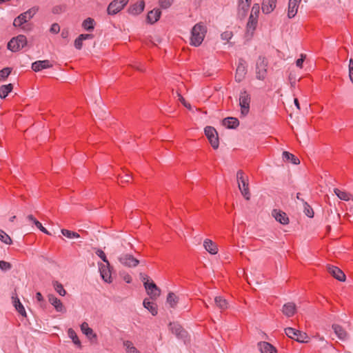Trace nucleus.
<instances>
[{"mask_svg": "<svg viewBox=\"0 0 353 353\" xmlns=\"http://www.w3.org/2000/svg\"><path fill=\"white\" fill-rule=\"evenodd\" d=\"M206 27L202 23H196L192 29L190 43L194 46L201 44L206 33Z\"/></svg>", "mask_w": 353, "mask_h": 353, "instance_id": "obj_1", "label": "nucleus"}, {"mask_svg": "<svg viewBox=\"0 0 353 353\" xmlns=\"http://www.w3.org/2000/svg\"><path fill=\"white\" fill-rule=\"evenodd\" d=\"M236 179L238 182V187L243 197L246 200H250V192L249 190V183L247 176H244V172L239 170L236 172Z\"/></svg>", "mask_w": 353, "mask_h": 353, "instance_id": "obj_2", "label": "nucleus"}, {"mask_svg": "<svg viewBox=\"0 0 353 353\" xmlns=\"http://www.w3.org/2000/svg\"><path fill=\"white\" fill-rule=\"evenodd\" d=\"M38 8L33 7L30 8L25 12L19 14L13 21V25L15 27H21L22 29L26 30V26L23 25L30 21L37 13Z\"/></svg>", "mask_w": 353, "mask_h": 353, "instance_id": "obj_3", "label": "nucleus"}, {"mask_svg": "<svg viewBox=\"0 0 353 353\" xmlns=\"http://www.w3.org/2000/svg\"><path fill=\"white\" fill-rule=\"evenodd\" d=\"M28 41L26 36L19 34L13 37L8 43V49L12 52H17L27 46Z\"/></svg>", "mask_w": 353, "mask_h": 353, "instance_id": "obj_4", "label": "nucleus"}, {"mask_svg": "<svg viewBox=\"0 0 353 353\" xmlns=\"http://www.w3.org/2000/svg\"><path fill=\"white\" fill-rule=\"evenodd\" d=\"M250 96L246 90L240 92L239 105L241 107V114L245 117L250 111Z\"/></svg>", "mask_w": 353, "mask_h": 353, "instance_id": "obj_5", "label": "nucleus"}, {"mask_svg": "<svg viewBox=\"0 0 353 353\" xmlns=\"http://www.w3.org/2000/svg\"><path fill=\"white\" fill-rule=\"evenodd\" d=\"M204 132L213 149L216 150L219 145V141L216 129L212 126H206Z\"/></svg>", "mask_w": 353, "mask_h": 353, "instance_id": "obj_6", "label": "nucleus"}, {"mask_svg": "<svg viewBox=\"0 0 353 353\" xmlns=\"http://www.w3.org/2000/svg\"><path fill=\"white\" fill-rule=\"evenodd\" d=\"M285 334L299 343H307V335L305 332L294 329L292 327H287L285 329Z\"/></svg>", "mask_w": 353, "mask_h": 353, "instance_id": "obj_7", "label": "nucleus"}, {"mask_svg": "<svg viewBox=\"0 0 353 353\" xmlns=\"http://www.w3.org/2000/svg\"><path fill=\"white\" fill-rule=\"evenodd\" d=\"M119 261L128 268H135L139 264V261L130 254H122L118 257Z\"/></svg>", "mask_w": 353, "mask_h": 353, "instance_id": "obj_8", "label": "nucleus"}, {"mask_svg": "<svg viewBox=\"0 0 353 353\" xmlns=\"http://www.w3.org/2000/svg\"><path fill=\"white\" fill-rule=\"evenodd\" d=\"M128 3V0H114L108 6V13L114 15L120 12Z\"/></svg>", "mask_w": 353, "mask_h": 353, "instance_id": "obj_9", "label": "nucleus"}, {"mask_svg": "<svg viewBox=\"0 0 353 353\" xmlns=\"http://www.w3.org/2000/svg\"><path fill=\"white\" fill-rule=\"evenodd\" d=\"M268 62L263 57H259L256 62V78L259 80L265 79L267 74Z\"/></svg>", "mask_w": 353, "mask_h": 353, "instance_id": "obj_10", "label": "nucleus"}, {"mask_svg": "<svg viewBox=\"0 0 353 353\" xmlns=\"http://www.w3.org/2000/svg\"><path fill=\"white\" fill-rule=\"evenodd\" d=\"M144 287L152 299H156L160 296L161 290L154 282L145 281Z\"/></svg>", "mask_w": 353, "mask_h": 353, "instance_id": "obj_11", "label": "nucleus"}, {"mask_svg": "<svg viewBox=\"0 0 353 353\" xmlns=\"http://www.w3.org/2000/svg\"><path fill=\"white\" fill-rule=\"evenodd\" d=\"M247 72L245 62L243 59H241L239 61V64L236 70L235 80L241 82L244 78Z\"/></svg>", "mask_w": 353, "mask_h": 353, "instance_id": "obj_12", "label": "nucleus"}, {"mask_svg": "<svg viewBox=\"0 0 353 353\" xmlns=\"http://www.w3.org/2000/svg\"><path fill=\"white\" fill-rule=\"evenodd\" d=\"M327 270L332 276H334L336 279L339 280V281H345V274L338 267L329 265L327 266Z\"/></svg>", "mask_w": 353, "mask_h": 353, "instance_id": "obj_13", "label": "nucleus"}, {"mask_svg": "<svg viewBox=\"0 0 353 353\" xmlns=\"http://www.w3.org/2000/svg\"><path fill=\"white\" fill-rule=\"evenodd\" d=\"M272 215L278 222L283 225H287L289 223V218L286 213L280 210H273Z\"/></svg>", "mask_w": 353, "mask_h": 353, "instance_id": "obj_14", "label": "nucleus"}, {"mask_svg": "<svg viewBox=\"0 0 353 353\" xmlns=\"http://www.w3.org/2000/svg\"><path fill=\"white\" fill-rule=\"evenodd\" d=\"M48 301L50 302V304H52L54 307L55 310L57 312H65L66 310H65L64 305H63L62 302L61 301L60 299L57 298L54 295H53V294L48 295Z\"/></svg>", "mask_w": 353, "mask_h": 353, "instance_id": "obj_15", "label": "nucleus"}, {"mask_svg": "<svg viewBox=\"0 0 353 353\" xmlns=\"http://www.w3.org/2000/svg\"><path fill=\"white\" fill-rule=\"evenodd\" d=\"M169 327L172 332L178 338L183 339L185 337L186 332L179 324L176 323H170Z\"/></svg>", "mask_w": 353, "mask_h": 353, "instance_id": "obj_16", "label": "nucleus"}, {"mask_svg": "<svg viewBox=\"0 0 353 353\" xmlns=\"http://www.w3.org/2000/svg\"><path fill=\"white\" fill-rule=\"evenodd\" d=\"M51 67H52V64L49 60L37 61L32 64V69L34 72H39Z\"/></svg>", "mask_w": 353, "mask_h": 353, "instance_id": "obj_17", "label": "nucleus"}, {"mask_svg": "<svg viewBox=\"0 0 353 353\" xmlns=\"http://www.w3.org/2000/svg\"><path fill=\"white\" fill-rule=\"evenodd\" d=\"M144 8L145 2L143 0H141L130 6L128 8V12L133 15H137L143 11Z\"/></svg>", "mask_w": 353, "mask_h": 353, "instance_id": "obj_18", "label": "nucleus"}, {"mask_svg": "<svg viewBox=\"0 0 353 353\" xmlns=\"http://www.w3.org/2000/svg\"><path fill=\"white\" fill-rule=\"evenodd\" d=\"M296 311V304L293 302H288L283 305L282 308V312L287 317H291L294 316Z\"/></svg>", "mask_w": 353, "mask_h": 353, "instance_id": "obj_19", "label": "nucleus"}, {"mask_svg": "<svg viewBox=\"0 0 353 353\" xmlns=\"http://www.w3.org/2000/svg\"><path fill=\"white\" fill-rule=\"evenodd\" d=\"M109 266L110 265H108L107 264H101L99 266L101 276L104 281L107 283L112 282L111 273Z\"/></svg>", "mask_w": 353, "mask_h": 353, "instance_id": "obj_20", "label": "nucleus"}, {"mask_svg": "<svg viewBox=\"0 0 353 353\" xmlns=\"http://www.w3.org/2000/svg\"><path fill=\"white\" fill-rule=\"evenodd\" d=\"M276 0H263L262 3V11L265 14L272 12L276 7Z\"/></svg>", "mask_w": 353, "mask_h": 353, "instance_id": "obj_21", "label": "nucleus"}, {"mask_svg": "<svg viewBox=\"0 0 353 353\" xmlns=\"http://www.w3.org/2000/svg\"><path fill=\"white\" fill-rule=\"evenodd\" d=\"M81 330L82 332L90 340L95 339L97 340V336L94 332L93 330L90 328L86 322H83L81 325Z\"/></svg>", "mask_w": 353, "mask_h": 353, "instance_id": "obj_22", "label": "nucleus"}, {"mask_svg": "<svg viewBox=\"0 0 353 353\" xmlns=\"http://www.w3.org/2000/svg\"><path fill=\"white\" fill-rule=\"evenodd\" d=\"M258 347L261 353H276V348L268 342H259Z\"/></svg>", "mask_w": 353, "mask_h": 353, "instance_id": "obj_23", "label": "nucleus"}, {"mask_svg": "<svg viewBox=\"0 0 353 353\" xmlns=\"http://www.w3.org/2000/svg\"><path fill=\"white\" fill-rule=\"evenodd\" d=\"M203 247L211 254H216L218 252L216 244L210 239H206L204 241Z\"/></svg>", "mask_w": 353, "mask_h": 353, "instance_id": "obj_24", "label": "nucleus"}, {"mask_svg": "<svg viewBox=\"0 0 353 353\" xmlns=\"http://www.w3.org/2000/svg\"><path fill=\"white\" fill-rule=\"evenodd\" d=\"M161 14V12L159 9H154L150 11L147 16L148 21L152 24L154 23L159 19Z\"/></svg>", "mask_w": 353, "mask_h": 353, "instance_id": "obj_25", "label": "nucleus"}, {"mask_svg": "<svg viewBox=\"0 0 353 353\" xmlns=\"http://www.w3.org/2000/svg\"><path fill=\"white\" fill-rule=\"evenodd\" d=\"M223 125L230 129H235L239 125V121L236 118L228 117L223 120Z\"/></svg>", "mask_w": 353, "mask_h": 353, "instance_id": "obj_26", "label": "nucleus"}, {"mask_svg": "<svg viewBox=\"0 0 353 353\" xmlns=\"http://www.w3.org/2000/svg\"><path fill=\"white\" fill-rule=\"evenodd\" d=\"M258 23V19L256 17H253V14L250 15L248 23H247V33L252 35L253 32L254 31L256 25Z\"/></svg>", "mask_w": 353, "mask_h": 353, "instance_id": "obj_27", "label": "nucleus"}, {"mask_svg": "<svg viewBox=\"0 0 353 353\" xmlns=\"http://www.w3.org/2000/svg\"><path fill=\"white\" fill-rule=\"evenodd\" d=\"M332 329L334 330V333L339 339L345 340L347 339V332L341 325L337 324H333Z\"/></svg>", "mask_w": 353, "mask_h": 353, "instance_id": "obj_28", "label": "nucleus"}, {"mask_svg": "<svg viewBox=\"0 0 353 353\" xmlns=\"http://www.w3.org/2000/svg\"><path fill=\"white\" fill-rule=\"evenodd\" d=\"M214 303L216 306L220 309L221 311L226 310L228 307V301L223 299L222 296H216L214 298Z\"/></svg>", "mask_w": 353, "mask_h": 353, "instance_id": "obj_29", "label": "nucleus"}, {"mask_svg": "<svg viewBox=\"0 0 353 353\" xmlns=\"http://www.w3.org/2000/svg\"><path fill=\"white\" fill-rule=\"evenodd\" d=\"M143 304L144 307L148 310L153 316L157 314V307L154 303L150 301L148 299H145Z\"/></svg>", "mask_w": 353, "mask_h": 353, "instance_id": "obj_30", "label": "nucleus"}, {"mask_svg": "<svg viewBox=\"0 0 353 353\" xmlns=\"http://www.w3.org/2000/svg\"><path fill=\"white\" fill-rule=\"evenodd\" d=\"M334 192L335 194L341 200L350 201L352 199L353 201V198L352 199V195L350 193H347L345 191L341 190L338 188H334Z\"/></svg>", "mask_w": 353, "mask_h": 353, "instance_id": "obj_31", "label": "nucleus"}, {"mask_svg": "<svg viewBox=\"0 0 353 353\" xmlns=\"http://www.w3.org/2000/svg\"><path fill=\"white\" fill-rule=\"evenodd\" d=\"M14 306L16 308L17 311L23 316H26V312L22 303L20 302L19 299L17 297H12Z\"/></svg>", "mask_w": 353, "mask_h": 353, "instance_id": "obj_32", "label": "nucleus"}, {"mask_svg": "<svg viewBox=\"0 0 353 353\" xmlns=\"http://www.w3.org/2000/svg\"><path fill=\"white\" fill-rule=\"evenodd\" d=\"M12 89L13 85L12 83L1 85L0 87V97L1 99H5Z\"/></svg>", "mask_w": 353, "mask_h": 353, "instance_id": "obj_33", "label": "nucleus"}, {"mask_svg": "<svg viewBox=\"0 0 353 353\" xmlns=\"http://www.w3.org/2000/svg\"><path fill=\"white\" fill-rule=\"evenodd\" d=\"M283 158L285 161H290L294 165H298L300 163L299 159L289 152H283Z\"/></svg>", "mask_w": 353, "mask_h": 353, "instance_id": "obj_34", "label": "nucleus"}, {"mask_svg": "<svg viewBox=\"0 0 353 353\" xmlns=\"http://www.w3.org/2000/svg\"><path fill=\"white\" fill-rule=\"evenodd\" d=\"M123 346L127 353H139V351L135 347L133 343L130 341H123Z\"/></svg>", "mask_w": 353, "mask_h": 353, "instance_id": "obj_35", "label": "nucleus"}, {"mask_svg": "<svg viewBox=\"0 0 353 353\" xmlns=\"http://www.w3.org/2000/svg\"><path fill=\"white\" fill-rule=\"evenodd\" d=\"M68 336L72 340V342L78 345L79 347H81V341L79 339L75 331L72 328H69L68 330Z\"/></svg>", "mask_w": 353, "mask_h": 353, "instance_id": "obj_36", "label": "nucleus"}, {"mask_svg": "<svg viewBox=\"0 0 353 353\" xmlns=\"http://www.w3.org/2000/svg\"><path fill=\"white\" fill-rule=\"evenodd\" d=\"M299 6L291 3L289 2L288 3V17L290 19H292L295 17L297 13Z\"/></svg>", "mask_w": 353, "mask_h": 353, "instance_id": "obj_37", "label": "nucleus"}, {"mask_svg": "<svg viewBox=\"0 0 353 353\" xmlns=\"http://www.w3.org/2000/svg\"><path fill=\"white\" fill-rule=\"evenodd\" d=\"M179 298L173 292H170L167 297V302L172 307H174L177 304Z\"/></svg>", "mask_w": 353, "mask_h": 353, "instance_id": "obj_38", "label": "nucleus"}, {"mask_svg": "<svg viewBox=\"0 0 353 353\" xmlns=\"http://www.w3.org/2000/svg\"><path fill=\"white\" fill-rule=\"evenodd\" d=\"M301 201L303 203V212L306 216H307L310 218H312L314 216V211L311 206L305 202L303 199H301Z\"/></svg>", "mask_w": 353, "mask_h": 353, "instance_id": "obj_39", "label": "nucleus"}, {"mask_svg": "<svg viewBox=\"0 0 353 353\" xmlns=\"http://www.w3.org/2000/svg\"><path fill=\"white\" fill-rule=\"evenodd\" d=\"M94 19L92 18H88L83 21L82 27L88 31L94 29Z\"/></svg>", "mask_w": 353, "mask_h": 353, "instance_id": "obj_40", "label": "nucleus"}, {"mask_svg": "<svg viewBox=\"0 0 353 353\" xmlns=\"http://www.w3.org/2000/svg\"><path fill=\"white\" fill-rule=\"evenodd\" d=\"M53 287L55 291L61 296H65L66 294V291L63 288V286L59 282L55 281L53 282Z\"/></svg>", "mask_w": 353, "mask_h": 353, "instance_id": "obj_41", "label": "nucleus"}, {"mask_svg": "<svg viewBox=\"0 0 353 353\" xmlns=\"http://www.w3.org/2000/svg\"><path fill=\"white\" fill-rule=\"evenodd\" d=\"M61 232L64 236H65L68 239H74V238L80 237V235L79 234V233H77L76 232L70 231L69 230L62 229L61 230Z\"/></svg>", "mask_w": 353, "mask_h": 353, "instance_id": "obj_42", "label": "nucleus"}, {"mask_svg": "<svg viewBox=\"0 0 353 353\" xmlns=\"http://www.w3.org/2000/svg\"><path fill=\"white\" fill-rule=\"evenodd\" d=\"M0 240L7 245H10L12 241L9 235H8L3 230H0Z\"/></svg>", "mask_w": 353, "mask_h": 353, "instance_id": "obj_43", "label": "nucleus"}, {"mask_svg": "<svg viewBox=\"0 0 353 353\" xmlns=\"http://www.w3.org/2000/svg\"><path fill=\"white\" fill-rule=\"evenodd\" d=\"M250 3L251 0H239V10H242L245 14L248 10Z\"/></svg>", "mask_w": 353, "mask_h": 353, "instance_id": "obj_44", "label": "nucleus"}, {"mask_svg": "<svg viewBox=\"0 0 353 353\" xmlns=\"http://www.w3.org/2000/svg\"><path fill=\"white\" fill-rule=\"evenodd\" d=\"M66 10L65 5H57L52 8V12L54 14H59Z\"/></svg>", "mask_w": 353, "mask_h": 353, "instance_id": "obj_45", "label": "nucleus"}, {"mask_svg": "<svg viewBox=\"0 0 353 353\" xmlns=\"http://www.w3.org/2000/svg\"><path fill=\"white\" fill-rule=\"evenodd\" d=\"M11 72L10 68H4L0 70V80H4L6 79Z\"/></svg>", "mask_w": 353, "mask_h": 353, "instance_id": "obj_46", "label": "nucleus"}, {"mask_svg": "<svg viewBox=\"0 0 353 353\" xmlns=\"http://www.w3.org/2000/svg\"><path fill=\"white\" fill-rule=\"evenodd\" d=\"M96 254L100 257L103 261L104 263H105L108 265H110V263L109 261H108L107 258H106V256H105V254L104 253V252L100 249H98L97 251H96Z\"/></svg>", "mask_w": 353, "mask_h": 353, "instance_id": "obj_47", "label": "nucleus"}, {"mask_svg": "<svg viewBox=\"0 0 353 353\" xmlns=\"http://www.w3.org/2000/svg\"><path fill=\"white\" fill-rule=\"evenodd\" d=\"M132 179L130 173H126L124 176H120V184L127 183Z\"/></svg>", "mask_w": 353, "mask_h": 353, "instance_id": "obj_48", "label": "nucleus"}, {"mask_svg": "<svg viewBox=\"0 0 353 353\" xmlns=\"http://www.w3.org/2000/svg\"><path fill=\"white\" fill-rule=\"evenodd\" d=\"M173 0H159L160 6L162 8H168L172 4Z\"/></svg>", "mask_w": 353, "mask_h": 353, "instance_id": "obj_49", "label": "nucleus"}, {"mask_svg": "<svg viewBox=\"0 0 353 353\" xmlns=\"http://www.w3.org/2000/svg\"><path fill=\"white\" fill-rule=\"evenodd\" d=\"M11 268V265L10 263L6 262L5 261H0V269L6 271L10 270Z\"/></svg>", "mask_w": 353, "mask_h": 353, "instance_id": "obj_50", "label": "nucleus"}, {"mask_svg": "<svg viewBox=\"0 0 353 353\" xmlns=\"http://www.w3.org/2000/svg\"><path fill=\"white\" fill-rule=\"evenodd\" d=\"M223 40L228 41L232 37V32L230 31H225L221 34Z\"/></svg>", "mask_w": 353, "mask_h": 353, "instance_id": "obj_51", "label": "nucleus"}, {"mask_svg": "<svg viewBox=\"0 0 353 353\" xmlns=\"http://www.w3.org/2000/svg\"><path fill=\"white\" fill-rule=\"evenodd\" d=\"M60 31V26L58 23H53L50 29V32L53 34H57Z\"/></svg>", "mask_w": 353, "mask_h": 353, "instance_id": "obj_52", "label": "nucleus"}, {"mask_svg": "<svg viewBox=\"0 0 353 353\" xmlns=\"http://www.w3.org/2000/svg\"><path fill=\"white\" fill-rule=\"evenodd\" d=\"M35 225L37 228H39L42 232L50 235V233L42 225V224L39 221H35Z\"/></svg>", "mask_w": 353, "mask_h": 353, "instance_id": "obj_53", "label": "nucleus"}, {"mask_svg": "<svg viewBox=\"0 0 353 353\" xmlns=\"http://www.w3.org/2000/svg\"><path fill=\"white\" fill-rule=\"evenodd\" d=\"M349 78L353 83V61L351 59L349 63Z\"/></svg>", "mask_w": 353, "mask_h": 353, "instance_id": "obj_54", "label": "nucleus"}, {"mask_svg": "<svg viewBox=\"0 0 353 353\" xmlns=\"http://www.w3.org/2000/svg\"><path fill=\"white\" fill-rule=\"evenodd\" d=\"M259 4H254L252 8L251 14H253V17H256V19H258V14L259 13Z\"/></svg>", "mask_w": 353, "mask_h": 353, "instance_id": "obj_55", "label": "nucleus"}, {"mask_svg": "<svg viewBox=\"0 0 353 353\" xmlns=\"http://www.w3.org/2000/svg\"><path fill=\"white\" fill-rule=\"evenodd\" d=\"M83 46V40L81 39V37L79 36L74 41V46L77 49L80 50L81 49Z\"/></svg>", "mask_w": 353, "mask_h": 353, "instance_id": "obj_56", "label": "nucleus"}, {"mask_svg": "<svg viewBox=\"0 0 353 353\" xmlns=\"http://www.w3.org/2000/svg\"><path fill=\"white\" fill-rule=\"evenodd\" d=\"M305 59V55L302 54L301 55V58L298 59L296 61V66L301 68L303 67V63L304 62Z\"/></svg>", "mask_w": 353, "mask_h": 353, "instance_id": "obj_57", "label": "nucleus"}, {"mask_svg": "<svg viewBox=\"0 0 353 353\" xmlns=\"http://www.w3.org/2000/svg\"><path fill=\"white\" fill-rule=\"evenodd\" d=\"M79 37H81V39H82L83 41H84L86 39H92L94 36L92 34H81L79 35Z\"/></svg>", "mask_w": 353, "mask_h": 353, "instance_id": "obj_58", "label": "nucleus"}, {"mask_svg": "<svg viewBox=\"0 0 353 353\" xmlns=\"http://www.w3.org/2000/svg\"><path fill=\"white\" fill-rule=\"evenodd\" d=\"M123 279L127 283H130L132 282V277L130 274H126L123 276Z\"/></svg>", "mask_w": 353, "mask_h": 353, "instance_id": "obj_59", "label": "nucleus"}, {"mask_svg": "<svg viewBox=\"0 0 353 353\" xmlns=\"http://www.w3.org/2000/svg\"><path fill=\"white\" fill-rule=\"evenodd\" d=\"M36 299L38 301H42L43 300V296L40 292L36 293Z\"/></svg>", "mask_w": 353, "mask_h": 353, "instance_id": "obj_60", "label": "nucleus"}, {"mask_svg": "<svg viewBox=\"0 0 353 353\" xmlns=\"http://www.w3.org/2000/svg\"><path fill=\"white\" fill-rule=\"evenodd\" d=\"M27 219L33 222V223L35 225V221H37L32 214H30L27 216Z\"/></svg>", "mask_w": 353, "mask_h": 353, "instance_id": "obj_61", "label": "nucleus"}, {"mask_svg": "<svg viewBox=\"0 0 353 353\" xmlns=\"http://www.w3.org/2000/svg\"><path fill=\"white\" fill-rule=\"evenodd\" d=\"M177 97L179 98V100L182 103V104L185 103V100L180 93L177 92Z\"/></svg>", "mask_w": 353, "mask_h": 353, "instance_id": "obj_62", "label": "nucleus"}, {"mask_svg": "<svg viewBox=\"0 0 353 353\" xmlns=\"http://www.w3.org/2000/svg\"><path fill=\"white\" fill-rule=\"evenodd\" d=\"M140 277L143 281V283L145 281H149L148 279V276L145 275V274H140Z\"/></svg>", "mask_w": 353, "mask_h": 353, "instance_id": "obj_63", "label": "nucleus"}, {"mask_svg": "<svg viewBox=\"0 0 353 353\" xmlns=\"http://www.w3.org/2000/svg\"><path fill=\"white\" fill-rule=\"evenodd\" d=\"M301 1V0H290L289 1V2H290L291 3L295 4L298 6H299V3Z\"/></svg>", "mask_w": 353, "mask_h": 353, "instance_id": "obj_64", "label": "nucleus"}]
</instances>
